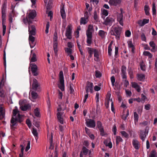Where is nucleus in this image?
<instances>
[{
  "label": "nucleus",
  "instance_id": "1",
  "mask_svg": "<svg viewBox=\"0 0 157 157\" xmlns=\"http://www.w3.org/2000/svg\"><path fill=\"white\" fill-rule=\"evenodd\" d=\"M18 112L17 109H14L13 110V114L10 120V127L12 128L14 126H17L18 122L21 123L24 120L22 115L18 113L17 116H16Z\"/></svg>",
  "mask_w": 157,
  "mask_h": 157
},
{
  "label": "nucleus",
  "instance_id": "2",
  "mask_svg": "<svg viewBox=\"0 0 157 157\" xmlns=\"http://www.w3.org/2000/svg\"><path fill=\"white\" fill-rule=\"evenodd\" d=\"M122 29V28L119 26L114 27L113 28V30L111 32V34L115 36L117 40H119Z\"/></svg>",
  "mask_w": 157,
  "mask_h": 157
},
{
  "label": "nucleus",
  "instance_id": "3",
  "mask_svg": "<svg viewBox=\"0 0 157 157\" xmlns=\"http://www.w3.org/2000/svg\"><path fill=\"white\" fill-rule=\"evenodd\" d=\"M6 2H4L3 3L1 8L2 14V24L4 23V22L6 20Z\"/></svg>",
  "mask_w": 157,
  "mask_h": 157
},
{
  "label": "nucleus",
  "instance_id": "4",
  "mask_svg": "<svg viewBox=\"0 0 157 157\" xmlns=\"http://www.w3.org/2000/svg\"><path fill=\"white\" fill-rule=\"evenodd\" d=\"M30 68L32 74L34 76H37L39 73L37 71V67L36 64L33 63H30L29 68Z\"/></svg>",
  "mask_w": 157,
  "mask_h": 157
},
{
  "label": "nucleus",
  "instance_id": "5",
  "mask_svg": "<svg viewBox=\"0 0 157 157\" xmlns=\"http://www.w3.org/2000/svg\"><path fill=\"white\" fill-rule=\"evenodd\" d=\"M115 19L114 17L110 16L107 17L105 20L103 24L106 25L111 26L113 23L115 21Z\"/></svg>",
  "mask_w": 157,
  "mask_h": 157
},
{
  "label": "nucleus",
  "instance_id": "6",
  "mask_svg": "<svg viewBox=\"0 0 157 157\" xmlns=\"http://www.w3.org/2000/svg\"><path fill=\"white\" fill-rule=\"evenodd\" d=\"M86 124L89 128H94L95 127L96 123L94 120L91 119H85Z\"/></svg>",
  "mask_w": 157,
  "mask_h": 157
},
{
  "label": "nucleus",
  "instance_id": "7",
  "mask_svg": "<svg viewBox=\"0 0 157 157\" xmlns=\"http://www.w3.org/2000/svg\"><path fill=\"white\" fill-rule=\"evenodd\" d=\"M121 13L118 14L117 16V21L119 22V24L122 26L123 25V20L124 17L123 13L124 12L123 11L122 9H120Z\"/></svg>",
  "mask_w": 157,
  "mask_h": 157
},
{
  "label": "nucleus",
  "instance_id": "8",
  "mask_svg": "<svg viewBox=\"0 0 157 157\" xmlns=\"http://www.w3.org/2000/svg\"><path fill=\"white\" fill-rule=\"evenodd\" d=\"M71 28V25H68L67 28L65 33L67 39H71L72 38V29Z\"/></svg>",
  "mask_w": 157,
  "mask_h": 157
},
{
  "label": "nucleus",
  "instance_id": "9",
  "mask_svg": "<svg viewBox=\"0 0 157 157\" xmlns=\"http://www.w3.org/2000/svg\"><path fill=\"white\" fill-rule=\"evenodd\" d=\"M97 127L98 128L100 132V135L102 136L105 135V133L104 130L103 126H102V124L101 122L100 121H98L97 122Z\"/></svg>",
  "mask_w": 157,
  "mask_h": 157
},
{
  "label": "nucleus",
  "instance_id": "10",
  "mask_svg": "<svg viewBox=\"0 0 157 157\" xmlns=\"http://www.w3.org/2000/svg\"><path fill=\"white\" fill-rule=\"evenodd\" d=\"M28 27L29 36H35L36 34V28L35 26L29 25Z\"/></svg>",
  "mask_w": 157,
  "mask_h": 157
},
{
  "label": "nucleus",
  "instance_id": "11",
  "mask_svg": "<svg viewBox=\"0 0 157 157\" xmlns=\"http://www.w3.org/2000/svg\"><path fill=\"white\" fill-rule=\"evenodd\" d=\"M93 84L92 82H87V85L86 88V93H88L90 91L91 93L93 92Z\"/></svg>",
  "mask_w": 157,
  "mask_h": 157
},
{
  "label": "nucleus",
  "instance_id": "12",
  "mask_svg": "<svg viewBox=\"0 0 157 157\" xmlns=\"http://www.w3.org/2000/svg\"><path fill=\"white\" fill-rule=\"evenodd\" d=\"M148 133V131L147 132L146 129L145 131L140 130V139L144 141L145 140V138H146L147 135Z\"/></svg>",
  "mask_w": 157,
  "mask_h": 157
},
{
  "label": "nucleus",
  "instance_id": "13",
  "mask_svg": "<svg viewBox=\"0 0 157 157\" xmlns=\"http://www.w3.org/2000/svg\"><path fill=\"white\" fill-rule=\"evenodd\" d=\"M5 110L3 108V105H0V119L2 120L5 117Z\"/></svg>",
  "mask_w": 157,
  "mask_h": 157
},
{
  "label": "nucleus",
  "instance_id": "14",
  "mask_svg": "<svg viewBox=\"0 0 157 157\" xmlns=\"http://www.w3.org/2000/svg\"><path fill=\"white\" fill-rule=\"evenodd\" d=\"M40 85L38 84L37 80L34 78L33 80V82L32 85V88L34 90H36L39 88Z\"/></svg>",
  "mask_w": 157,
  "mask_h": 157
},
{
  "label": "nucleus",
  "instance_id": "15",
  "mask_svg": "<svg viewBox=\"0 0 157 157\" xmlns=\"http://www.w3.org/2000/svg\"><path fill=\"white\" fill-rule=\"evenodd\" d=\"M126 67L124 66L123 65L121 67V71L122 72V76L123 79H126L127 78V76L126 75Z\"/></svg>",
  "mask_w": 157,
  "mask_h": 157
},
{
  "label": "nucleus",
  "instance_id": "16",
  "mask_svg": "<svg viewBox=\"0 0 157 157\" xmlns=\"http://www.w3.org/2000/svg\"><path fill=\"white\" fill-rule=\"evenodd\" d=\"M132 144L136 149L138 150L139 149L140 147V143L137 140H133L132 141Z\"/></svg>",
  "mask_w": 157,
  "mask_h": 157
},
{
  "label": "nucleus",
  "instance_id": "17",
  "mask_svg": "<svg viewBox=\"0 0 157 157\" xmlns=\"http://www.w3.org/2000/svg\"><path fill=\"white\" fill-rule=\"evenodd\" d=\"M136 77L137 79L141 81H144L145 78V75L143 74H138L136 75Z\"/></svg>",
  "mask_w": 157,
  "mask_h": 157
},
{
  "label": "nucleus",
  "instance_id": "18",
  "mask_svg": "<svg viewBox=\"0 0 157 157\" xmlns=\"http://www.w3.org/2000/svg\"><path fill=\"white\" fill-rule=\"evenodd\" d=\"M61 16L63 19H65L66 17V15L64 9V6L61 7L60 10Z\"/></svg>",
  "mask_w": 157,
  "mask_h": 157
},
{
  "label": "nucleus",
  "instance_id": "19",
  "mask_svg": "<svg viewBox=\"0 0 157 157\" xmlns=\"http://www.w3.org/2000/svg\"><path fill=\"white\" fill-rule=\"evenodd\" d=\"M36 16V12L35 10H33L30 12L28 15L29 18L33 19Z\"/></svg>",
  "mask_w": 157,
  "mask_h": 157
},
{
  "label": "nucleus",
  "instance_id": "20",
  "mask_svg": "<svg viewBox=\"0 0 157 157\" xmlns=\"http://www.w3.org/2000/svg\"><path fill=\"white\" fill-rule=\"evenodd\" d=\"M120 2V0H109V3L111 5L116 6Z\"/></svg>",
  "mask_w": 157,
  "mask_h": 157
},
{
  "label": "nucleus",
  "instance_id": "21",
  "mask_svg": "<svg viewBox=\"0 0 157 157\" xmlns=\"http://www.w3.org/2000/svg\"><path fill=\"white\" fill-rule=\"evenodd\" d=\"M88 19H86L85 17H82L80 19V25H85L86 24L88 21Z\"/></svg>",
  "mask_w": 157,
  "mask_h": 157
},
{
  "label": "nucleus",
  "instance_id": "22",
  "mask_svg": "<svg viewBox=\"0 0 157 157\" xmlns=\"http://www.w3.org/2000/svg\"><path fill=\"white\" fill-rule=\"evenodd\" d=\"M133 118L134 121L135 123H137L138 121L139 116L137 113L136 112H134L133 113Z\"/></svg>",
  "mask_w": 157,
  "mask_h": 157
},
{
  "label": "nucleus",
  "instance_id": "23",
  "mask_svg": "<svg viewBox=\"0 0 157 157\" xmlns=\"http://www.w3.org/2000/svg\"><path fill=\"white\" fill-rule=\"evenodd\" d=\"M123 140L120 136H117L116 137V144L118 145L120 142H123Z\"/></svg>",
  "mask_w": 157,
  "mask_h": 157
},
{
  "label": "nucleus",
  "instance_id": "24",
  "mask_svg": "<svg viewBox=\"0 0 157 157\" xmlns=\"http://www.w3.org/2000/svg\"><path fill=\"white\" fill-rule=\"evenodd\" d=\"M30 107V106L29 105L27 104L21 106L20 107V108L22 110L25 111L27 110Z\"/></svg>",
  "mask_w": 157,
  "mask_h": 157
},
{
  "label": "nucleus",
  "instance_id": "25",
  "mask_svg": "<svg viewBox=\"0 0 157 157\" xmlns=\"http://www.w3.org/2000/svg\"><path fill=\"white\" fill-rule=\"evenodd\" d=\"M144 10L146 15L147 16H149L150 15V8L149 6L147 5H145L144 6Z\"/></svg>",
  "mask_w": 157,
  "mask_h": 157
},
{
  "label": "nucleus",
  "instance_id": "26",
  "mask_svg": "<svg viewBox=\"0 0 157 157\" xmlns=\"http://www.w3.org/2000/svg\"><path fill=\"white\" fill-rule=\"evenodd\" d=\"M106 33L102 30H100L98 32V34L102 38H104L105 36V34Z\"/></svg>",
  "mask_w": 157,
  "mask_h": 157
},
{
  "label": "nucleus",
  "instance_id": "27",
  "mask_svg": "<svg viewBox=\"0 0 157 157\" xmlns=\"http://www.w3.org/2000/svg\"><path fill=\"white\" fill-rule=\"evenodd\" d=\"M98 13H99L98 12L96 11H94V18L96 22H97L98 21Z\"/></svg>",
  "mask_w": 157,
  "mask_h": 157
},
{
  "label": "nucleus",
  "instance_id": "28",
  "mask_svg": "<svg viewBox=\"0 0 157 157\" xmlns=\"http://www.w3.org/2000/svg\"><path fill=\"white\" fill-rule=\"evenodd\" d=\"M32 132L33 135L35 136L36 140H37L38 138V134L36 129V128H33L32 129Z\"/></svg>",
  "mask_w": 157,
  "mask_h": 157
},
{
  "label": "nucleus",
  "instance_id": "29",
  "mask_svg": "<svg viewBox=\"0 0 157 157\" xmlns=\"http://www.w3.org/2000/svg\"><path fill=\"white\" fill-rule=\"evenodd\" d=\"M60 85L59 87L62 91H63L64 90V80L60 81Z\"/></svg>",
  "mask_w": 157,
  "mask_h": 157
},
{
  "label": "nucleus",
  "instance_id": "30",
  "mask_svg": "<svg viewBox=\"0 0 157 157\" xmlns=\"http://www.w3.org/2000/svg\"><path fill=\"white\" fill-rule=\"evenodd\" d=\"M58 43H53V47L55 53H56L58 51Z\"/></svg>",
  "mask_w": 157,
  "mask_h": 157
},
{
  "label": "nucleus",
  "instance_id": "31",
  "mask_svg": "<svg viewBox=\"0 0 157 157\" xmlns=\"http://www.w3.org/2000/svg\"><path fill=\"white\" fill-rule=\"evenodd\" d=\"M120 133L121 134L122 137H124L127 139L128 138L129 135L126 132L124 131H121Z\"/></svg>",
  "mask_w": 157,
  "mask_h": 157
},
{
  "label": "nucleus",
  "instance_id": "32",
  "mask_svg": "<svg viewBox=\"0 0 157 157\" xmlns=\"http://www.w3.org/2000/svg\"><path fill=\"white\" fill-rule=\"evenodd\" d=\"M82 151L83 153L85 155H87L89 150L85 146H83L82 148Z\"/></svg>",
  "mask_w": 157,
  "mask_h": 157
},
{
  "label": "nucleus",
  "instance_id": "33",
  "mask_svg": "<svg viewBox=\"0 0 157 157\" xmlns=\"http://www.w3.org/2000/svg\"><path fill=\"white\" fill-rule=\"evenodd\" d=\"M32 56L31 59V62H34L37 60L36 55L35 53H33L31 55Z\"/></svg>",
  "mask_w": 157,
  "mask_h": 157
},
{
  "label": "nucleus",
  "instance_id": "34",
  "mask_svg": "<svg viewBox=\"0 0 157 157\" xmlns=\"http://www.w3.org/2000/svg\"><path fill=\"white\" fill-rule=\"evenodd\" d=\"M87 45L90 46L92 43V38L87 37L86 39Z\"/></svg>",
  "mask_w": 157,
  "mask_h": 157
},
{
  "label": "nucleus",
  "instance_id": "35",
  "mask_svg": "<svg viewBox=\"0 0 157 157\" xmlns=\"http://www.w3.org/2000/svg\"><path fill=\"white\" fill-rule=\"evenodd\" d=\"M4 60V65L5 67V69H6V53L5 49L4 51V54H3V58Z\"/></svg>",
  "mask_w": 157,
  "mask_h": 157
},
{
  "label": "nucleus",
  "instance_id": "36",
  "mask_svg": "<svg viewBox=\"0 0 157 157\" xmlns=\"http://www.w3.org/2000/svg\"><path fill=\"white\" fill-rule=\"evenodd\" d=\"M34 113L36 116L37 117H39L40 116V112L38 108H36L34 110Z\"/></svg>",
  "mask_w": 157,
  "mask_h": 157
},
{
  "label": "nucleus",
  "instance_id": "37",
  "mask_svg": "<svg viewBox=\"0 0 157 157\" xmlns=\"http://www.w3.org/2000/svg\"><path fill=\"white\" fill-rule=\"evenodd\" d=\"M152 12L153 15H155L156 14V10L155 3H153L152 6Z\"/></svg>",
  "mask_w": 157,
  "mask_h": 157
},
{
  "label": "nucleus",
  "instance_id": "38",
  "mask_svg": "<svg viewBox=\"0 0 157 157\" xmlns=\"http://www.w3.org/2000/svg\"><path fill=\"white\" fill-rule=\"evenodd\" d=\"M94 57H96L97 59H99V52L98 50L94 49Z\"/></svg>",
  "mask_w": 157,
  "mask_h": 157
},
{
  "label": "nucleus",
  "instance_id": "39",
  "mask_svg": "<svg viewBox=\"0 0 157 157\" xmlns=\"http://www.w3.org/2000/svg\"><path fill=\"white\" fill-rule=\"evenodd\" d=\"M89 54H93L94 52V49L90 47H87L86 48Z\"/></svg>",
  "mask_w": 157,
  "mask_h": 157
},
{
  "label": "nucleus",
  "instance_id": "40",
  "mask_svg": "<svg viewBox=\"0 0 157 157\" xmlns=\"http://www.w3.org/2000/svg\"><path fill=\"white\" fill-rule=\"evenodd\" d=\"M156 151L154 149L152 150L150 153V157H155L156 155Z\"/></svg>",
  "mask_w": 157,
  "mask_h": 157
},
{
  "label": "nucleus",
  "instance_id": "41",
  "mask_svg": "<svg viewBox=\"0 0 157 157\" xmlns=\"http://www.w3.org/2000/svg\"><path fill=\"white\" fill-rule=\"evenodd\" d=\"M65 51L67 53L68 55H71L72 53V49L69 48H65Z\"/></svg>",
  "mask_w": 157,
  "mask_h": 157
},
{
  "label": "nucleus",
  "instance_id": "42",
  "mask_svg": "<svg viewBox=\"0 0 157 157\" xmlns=\"http://www.w3.org/2000/svg\"><path fill=\"white\" fill-rule=\"evenodd\" d=\"M32 97L33 99H36L38 97V94L36 92L33 91L31 92Z\"/></svg>",
  "mask_w": 157,
  "mask_h": 157
},
{
  "label": "nucleus",
  "instance_id": "43",
  "mask_svg": "<svg viewBox=\"0 0 157 157\" xmlns=\"http://www.w3.org/2000/svg\"><path fill=\"white\" fill-rule=\"evenodd\" d=\"M50 27V23L48 21L46 24V28L45 30V32L46 34L48 33V29Z\"/></svg>",
  "mask_w": 157,
  "mask_h": 157
},
{
  "label": "nucleus",
  "instance_id": "44",
  "mask_svg": "<svg viewBox=\"0 0 157 157\" xmlns=\"http://www.w3.org/2000/svg\"><path fill=\"white\" fill-rule=\"evenodd\" d=\"M149 44L150 46L152 48V51H153V50H154L155 49V44L153 41L150 42Z\"/></svg>",
  "mask_w": 157,
  "mask_h": 157
},
{
  "label": "nucleus",
  "instance_id": "45",
  "mask_svg": "<svg viewBox=\"0 0 157 157\" xmlns=\"http://www.w3.org/2000/svg\"><path fill=\"white\" fill-rule=\"evenodd\" d=\"M140 65L141 70L143 71H145V67L143 62V61L141 62Z\"/></svg>",
  "mask_w": 157,
  "mask_h": 157
},
{
  "label": "nucleus",
  "instance_id": "46",
  "mask_svg": "<svg viewBox=\"0 0 157 157\" xmlns=\"http://www.w3.org/2000/svg\"><path fill=\"white\" fill-rule=\"evenodd\" d=\"M95 76L97 78H100L101 76V74L99 71H95Z\"/></svg>",
  "mask_w": 157,
  "mask_h": 157
},
{
  "label": "nucleus",
  "instance_id": "47",
  "mask_svg": "<svg viewBox=\"0 0 157 157\" xmlns=\"http://www.w3.org/2000/svg\"><path fill=\"white\" fill-rule=\"evenodd\" d=\"M59 79L60 81L64 80L63 72L60 71L59 72Z\"/></svg>",
  "mask_w": 157,
  "mask_h": 157
},
{
  "label": "nucleus",
  "instance_id": "48",
  "mask_svg": "<svg viewBox=\"0 0 157 157\" xmlns=\"http://www.w3.org/2000/svg\"><path fill=\"white\" fill-rule=\"evenodd\" d=\"M86 35L87 37L92 38V32L91 31H86Z\"/></svg>",
  "mask_w": 157,
  "mask_h": 157
},
{
  "label": "nucleus",
  "instance_id": "49",
  "mask_svg": "<svg viewBox=\"0 0 157 157\" xmlns=\"http://www.w3.org/2000/svg\"><path fill=\"white\" fill-rule=\"evenodd\" d=\"M111 82L112 85L113 86L114 85V82H115V78L114 76H112L111 77Z\"/></svg>",
  "mask_w": 157,
  "mask_h": 157
},
{
  "label": "nucleus",
  "instance_id": "50",
  "mask_svg": "<svg viewBox=\"0 0 157 157\" xmlns=\"http://www.w3.org/2000/svg\"><path fill=\"white\" fill-rule=\"evenodd\" d=\"M125 36L127 37H129L131 35V33L130 30L126 31L125 33Z\"/></svg>",
  "mask_w": 157,
  "mask_h": 157
},
{
  "label": "nucleus",
  "instance_id": "51",
  "mask_svg": "<svg viewBox=\"0 0 157 157\" xmlns=\"http://www.w3.org/2000/svg\"><path fill=\"white\" fill-rule=\"evenodd\" d=\"M30 141H28L27 145L26 146V148H25V151H27L30 148Z\"/></svg>",
  "mask_w": 157,
  "mask_h": 157
},
{
  "label": "nucleus",
  "instance_id": "52",
  "mask_svg": "<svg viewBox=\"0 0 157 157\" xmlns=\"http://www.w3.org/2000/svg\"><path fill=\"white\" fill-rule=\"evenodd\" d=\"M4 23L3 24L2 23V28H3V30H2V35L4 36L6 33V25L4 24Z\"/></svg>",
  "mask_w": 157,
  "mask_h": 157
},
{
  "label": "nucleus",
  "instance_id": "53",
  "mask_svg": "<svg viewBox=\"0 0 157 157\" xmlns=\"http://www.w3.org/2000/svg\"><path fill=\"white\" fill-rule=\"evenodd\" d=\"M29 42L35 41V38L33 36H32L30 35L29 36Z\"/></svg>",
  "mask_w": 157,
  "mask_h": 157
},
{
  "label": "nucleus",
  "instance_id": "54",
  "mask_svg": "<svg viewBox=\"0 0 157 157\" xmlns=\"http://www.w3.org/2000/svg\"><path fill=\"white\" fill-rule=\"evenodd\" d=\"M20 146L21 147V153L19 154V156H23V151L24 149V147L22 145H21Z\"/></svg>",
  "mask_w": 157,
  "mask_h": 157
},
{
  "label": "nucleus",
  "instance_id": "55",
  "mask_svg": "<svg viewBox=\"0 0 157 157\" xmlns=\"http://www.w3.org/2000/svg\"><path fill=\"white\" fill-rule=\"evenodd\" d=\"M4 92L2 88L0 89V97H4L5 96Z\"/></svg>",
  "mask_w": 157,
  "mask_h": 157
},
{
  "label": "nucleus",
  "instance_id": "56",
  "mask_svg": "<svg viewBox=\"0 0 157 157\" xmlns=\"http://www.w3.org/2000/svg\"><path fill=\"white\" fill-rule=\"evenodd\" d=\"M29 42L31 48H33L36 45V42L35 41H34L33 42L31 41Z\"/></svg>",
  "mask_w": 157,
  "mask_h": 157
},
{
  "label": "nucleus",
  "instance_id": "57",
  "mask_svg": "<svg viewBox=\"0 0 157 157\" xmlns=\"http://www.w3.org/2000/svg\"><path fill=\"white\" fill-rule=\"evenodd\" d=\"M112 51V48H111L110 45L108 47V53L109 56H110L111 55V52Z\"/></svg>",
  "mask_w": 157,
  "mask_h": 157
},
{
  "label": "nucleus",
  "instance_id": "58",
  "mask_svg": "<svg viewBox=\"0 0 157 157\" xmlns=\"http://www.w3.org/2000/svg\"><path fill=\"white\" fill-rule=\"evenodd\" d=\"M117 130V129L116 126L115 125H113V127L112 131L113 132L114 135H116V134Z\"/></svg>",
  "mask_w": 157,
  "mask_h": 157
},
{
  "label": "nucleus",
  "instance_id": "59",
  "mask_svg": "<svg viewBox=\"0 0 157 157\" xmlns=\"http://www.w3.org/2000/svg\"><path fill=\"white\" fill-rule=\"evenodd\" d=\"M39 122L38 121H33V124L37 128H39L40 127V124H39Z\"/></svg>",
  "mask_w": 157,
  "mask_h": 157
},
{
  "label": "nucleus",
  "instance_id": "60",
  "mask_svg": "<svg viewBox=\"0 0 157 157\" xmlns=\"http://www.w3.org/2000/svg\"><path fill=\"white\" fill-rule=\"evenodd\" d=\"M26 124L28 125L29 127H30L31 126V123L29 119H27L26 120Z\"/></svg>",
  "mask_w": 157,
  "mask_h": 157
},
{
  "label": "nucleus",
  "instance_id": "61",
  "mask_svg": "<svg viewBox=\"0 0 157 157\" xmlns=\"http://www.w3.org/2000/svg\"><path fill=\"white\" fill-rule=\"evenodd\" d=\"M141 39L143 41H146V37L144 33H143L141 35Z\"/></svg>",
  "mask_w": 157,
  "mask_h": 157
},
{
  "label": "nucleus",
  "instance_id": "62",
  "mask_svg": "<svg viewBox=\"0 0 157 157\" xmlns=\"http://www.w3.org/2000/svg\"><path fill=\"white\" fill-rule=\"evenodd\" d=\"M102 14L104 15H105V16H107L108 14V12L107 10L104 9L102 10Z\"/></svg>",
  "mask_w": 157,
  "mask_h": 157
},
{
  "label": "nucleus",
  "instance_id": "63",
  "mask_svg": "<svg viewBox=\"0 0 157 157\" xmlns=\"http://www.w3.org/2000/svg\"><path fill=\"white\" fill-rule=\"evenodd\" d=\"M128 46L129 48H132L134 47V46L133 45L132 41H129L128 42Z\"/></svg>",
  "mask_w": 157,
  "mask_h": 157
},
{
  "label": "nucleus",
  "instance_id": "64",
  "mask_svg": "<svg viewBox=\"0 0 157 157\" xmlns=\"http://www.w3.org/2000/svg\"><path fill=\"white\" fill-rule=\"evenodd\" d=\"M57 118L59 122L61 124H63V119L62 117H57Z\"/></svg>",
  "mask_w": 157,
  "mask_h": 157
}]
</instances>
